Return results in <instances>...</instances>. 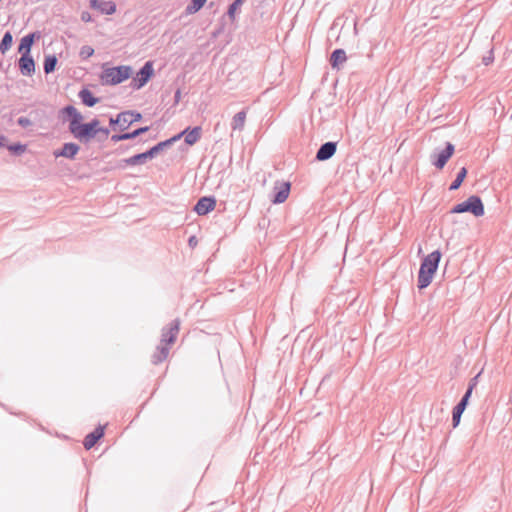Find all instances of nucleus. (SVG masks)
Returning <instances> with one entry per match:
<instances>
[{
  "label": "nucleus",
  "instance_id": "f257e3e1",
  "mask_svg": "<svg viewBox=\"0 0 512 512\" xmlns=\"http://www.w3.org/2000/svg\"><path fill=\"white\" fill-rule=\"evenodd\" d=\"M441 259V253L436 250L427 255L421 263L418 273V288L424 289L430 285L433 276L437 271Z\"/></svg>",
  "mask_w": 512,
  "mask_h": 512
},
{
  "label": "nucleus",
  "instance_id": "f03ea898",
  "mask_svg": "<svg viewBox=\"0 0 512 512\" xmlns=\"http://www.w3.org/2000/svg\"><path fill=\"white\" fill-rule=\"evenodd\" d=\"M179 140V136H173L168 140L159 142L148 151L136 154L130 158L122 160V162L127 166H135L144 164L147 160L153 159L159 153L169 148L174 142Z\"/></svg>",
  "mask_w": 512,
  "mask_h": 512
},
{
  "label": "nucleus",
  "instance_id": "7ed1b4c3",
  "mask_svg": "<svg viewBox=\"0 0 512 512\" xmlns=\"http://www.w3.org/2000/svg\"><path fill=\"white\" fill-rule=\"evenodd\" d=\"M132 74L130 66H117L112 68H105L101 74V81L106 85H117L124 80L128 79Z\"/></svg>",
  "mask_w": 512,
  "mask_h": 512
},
{
  "label": "nucleus",
  "instance_id": "20e7f679",
  "mask_svg": "<svg viewBox=\"0 0 512 512\" xmlns=\"http://www.w3.org/2000/svg\"><path fill=\"white\" fill-rule=\"evenodd\" d=\"M32 47V34H28L21 39L18 51L21 54L19 59V69L23 75H30L32 71V57L30 50Z\"/></svg>",
  "mask_w": 512,
  "mask_h": 512
},
{
  "label": "nucleus",
  "instance_id": "39448f33",
  "mask_svg": "<svg viewBox=\"0 0 512 512\" xmlns=\"http://www.w3.org/2000/svg\"><path fill=\"white\" fill-rule=\"evenodd\" d=\"M470 212L476 217L484 215V206L479 196L472 195L466 201L455 205L451 213Z\"/></svg>",
  "mask_w": 512,
  "mask_h": 512
},
{
  "label": "nucleus",
  "instance_id": "423d86ee",
  "mask_svg": "<svg viewBox=\"0 0 512 512\" xmlns=\"http://www.w3.org/2000/svg\"><path fill=\"white\" fill-rule=\"evenodd\" d=\"M68 130L80 143L87 144L96 137L92 127H90L88 123H82V121H79L78 124L74 126L68 127Z\"/></svg>",
  "mask_w": 512,
  "mask_h": 512
},
{
  "label": "nucleus",
  "instance_id": "0eeeda50",
  "mask_svg": "<svg viewBox=\"0 0 512 512\" xmlns=\"http://www.w3.org/2000/svg\"><path fill=\"white\" fill-rule=\"evenodd\" d=\"M180 320L174 319L172 322H170L168 325L164 326L161 331V340L160 343L171 347L178 336V333L180 331Z\"/></svg>",
  "mask_w": 512,
  "mask_h": 512
},
{
  "label": "nucleus",
  "instance_id": "6e6552de",
  "mask_svg": "<svg viewBox=\"0 0 512 512\" xmlns=\"http://www.w3.org/2000/svg\"><path fill=\"white\" fill-rule=\"evenodd\" d=\"M153 73V63L147 61L132 79L130 86L135 90L142 88L153 76Z\"/></svg>",
  "mask_w": 512,
  "mask_h": 512
},
{
  "label": "nucleus",
  "instance_id": "1a4fd4ad",
  "mask_svg": "<svg viewBox=\"0 0 512 512\" xmlns=\"http://www.w3.org/2000/svg\"><path fill=\"white\" fill-rule=\"evenodd\" d=\"M454 145L450 142L446 143V147L439 153L431 155L432 163L437 169H443L448 160L454 153Z\"/></svg>",
  "mask_w": 512,
  "mask_h": 512
},
{
  "label": "nucleus",
  "instance_id": "9d476101",
  "mask_svg": "<svg viewBox=\"0 0 512 512\" xmlns=\"http://www.w3.org/2000/svg\"><path fill=\"white\" fill-rule=\"evenodd\" d=\"M80 151V146L73 142L64 143L60 149L54 150L53 155L55 158L64 157L70 160L75 159Z\"/></svg>",
  "mask_w": 512,
  "mask_h": 512
},
{
  "label": "nucleus",
  "instance_id": "9b49d317",
  "mask_svg": "<svg viewBox=\"0 0 512 512\" xmlns=\"http://www.w3.org/2000/svg\"><path fill=\"white\" fill-rule=\"evenodd\" d=\"M290 189H291L290 182H282V183H280L279 186H278V183H276V185L274 187L275 193L272 198V202L274 204H280V203L285 202L289 196Z\"/></svg>",
  "mask_w": 512,
  "mask_h": 512
},
{
  "label": "nucleus",
  "instance_id": "f8f14e48",
  "mask_svg": "<svg viewBox=\"0 0 512 512\" xmlns=\"http://www.w3.org/2000/svg\"><path fill=\"white\" fill-rule=\"evenodd\" d=\"M337 150V142H326L320 146L316 153V159L318 161H326L330 159Z\"/></svg>",
  "mask_w": 512,
  "mask_h": 512
},
{
  "label": "nucleus",
  "instance_id": "ddd939ff",
  "mask_svg": "<svg viewBox=\"0 0 512 512\" xmlns=\"http://www.w3.org/2000/svg\"><path fill=\"white\" fill-rule=\"evenodd\" d=\"M90 6L106 15H111L116 11V4L111 0H90Z\"/></svg>",
  "mask_w": 512,
  "mask_h": 512
},
{
  "label": "nucleus",
  "instance_id": "4468645a",
  "mask_svg": "<svg viewBox=\"0 0 512 512\" xmlns=\"http://www.w3.org/2000/svg\"><path fill=\"white\" fill-rule=\"evenodd\" d=\"M216 201L212 197H202L198 200L194 207V211L198 215H206L215 208Z\"/></svg>",
  "mask_w": 512,
  "mask_h": 512
},
{
  "label": "nucleus",
  "instance_id": "2eb2a0df",
  "mask_svg": "<svg viewBox=\"0 0 512 512\" xmlns=\"http://www.w3.org/2000/svg\"><path fill=\"white\" fill-rule=\"evenodd\" d=\"M202 128L200 126H196L192 129H185L181 133L177 134L179 139L184 136L185 143L188 145H194L201 137Z\"/></svg>",
  "mask_w": 512,
  "mask_h": 512
},
{
  "label": "nucleus",
  "instance_id": "dca6fc26",
  "mask_svg": "<svg viewBox=\"0 0 512 512\" xmlns=\"http://www.w3.org/2000/svg\"><path fill=\"white\" fill-rule=\"evenodd\" d=\"M104 436V427L99 426L93 432L86 435L83 445L89 450Z\"/></svg>",
  "mask_w": 512,
  "mask_h": 512
},
{
  "label": "nucleus",
  "instance_id": "f3484780",
  "mask_svg": "<svg viewBox=\"0 0 512 512\" xmlns=\"http://www.w3.org/2000/svg\"><path fill=\"white\" fill-rule=\"evenodd\" d=\"M169 350L170 347L160 343L157 347L155 352L151 356V362L154 365H158L165 361L169 356Z\"/></svg>",
  "mask_w": 512,
  "mask_h": 512
},
{
  "label": "nucleus",
  "instance_id": "a211bd4d",
  "mask_svg": "<svg viewBox=\"0 0 512 512\" xmlns=\"http://www.w3.org/2000/svg\"><path fill=\"white\" fill-rule=\"evenodd\" d=\"M142 119V115L139 112L135 111H124L122 112V124L121 131H124L129 128L134 122L140 121Z\"/></svg>",
  "mask_w": 512,
  "mask_h": 512
},
{
  "label": "nucleus",
  "instance_id": "6ab92c4d",
  "mask_svg": "<svg viewBox=\"0 0 512 512\" xmlns=\"http://www.w3.org/2000/svg\"><path fill=\"white\" fill-rule=\"evenodd\" d=\"M62 113L69 117L68 127L78 124L79 121H83V115L72 105L64 107Z\"/></svg>",
  "mask_w": 512,
  "mask_h": 512
},
{
  "label": "nucleus",
  "instance_id": "aec40b11",
  "mask_svg": "<svg viewBox=\"0 0 512 512\" xmlns=\"http://www.w3.org/2000/svg\"><path fill=\"white\" fill-rule=\"evenodd\" d=\"M347 60L346 52L343 49H336L330 56V65L332 68L339 69L340 66Z\"/></svg>",
  "mask_w": 512,
  "mask_h": 512
},
{
  "label": "nucleus",
  "instance_id": "412c9836",
  "mask_svg": "<svg viewBox=\"0 0 512 512\" xmlns=\"http://www.w3.org/2000/svg\"><path fill=\"white\" fill-rule=\"evenodd\" d=\"M79 98L81 99L82 103L88 107H93L96 105L100 99L95 97L93 93L89 89H82L79 94Z\"/></svg>",
  "mask_w": 512,
  "mask_h": 512
},
{
  "label": "nucleus",
  "instance_id": "4be33fe9",
  "mask_svg": "<svg viewBox=\"0 0 512 512\" xmlns=\"http://www.w3.org/2000/svg\"><path fill=\"white\" fill-rule=\"evenodd\" d=\"M246 121V111L242 110L236 113L231 122V128L233 130H243Z\"/></svg>",
  "mask_w": 512,
  "mask_h": 512
},
{
  "label": "nucleus",
  "instance_id": "5701e85b",
  "mask_svg": "<svg viewBox=\"0 0 512 512\" xmlns=\"http://www.w3.org/2000/svg\"><path fill=\"white\" fill-rule=\"evenodd\" d=\"M465 409H466V406H462V404H459V403L453 408L452 424H453L454 428H456L459 425L461 415Z\"/></svg>",
  "mask_w": 512,
  "mask_h": 512
},
{
  "label": "nucleus",
  "instance_id": "b1692460",
  "mask_svg": "<svg viewBox=\"0 0 512 512\" xmlns=\"http://www.w3.org/2000/svg\"><path fill=\"white\" fill-rule=\"evenodd\" d=\"M466 176H467V169L465 167H462L460 169V171L458 172L455 180L450 185L449 189L457 190L461 186V184L464 181V179L466 178Z\"/></svg>",
  "mask_w": 512,
  "mask_h": 512
},
{
  "label": "nucleus",
  "instance_id": "393cba45",
  "mask_svg": "<svg viewBox=\"0 0 512 512\" xmlns=\"http://www.w3.org/2000/svg\"><path fill=\"white\" fill-rule=\"evenodd\" d=\"M207 0H192L186 7L188 14H194L198 12L206 3Z\"/></svg>",
  "mask_w": 512,
  "mask_h": 512
},
{
  "label": "nucleus",
  "instance_id": "a878e982",
  "mask_svg": "<svg viewBox=\"0 0 512 512\" xmlns=\"http://www.w3.org/2000/svg\"><path fill=\"white\" fill-rule=\"evenodd\" d=\"M57 64V58L54 55H49L44 60V71L49 74L55 70Z\"/></svg>",
  "mask_w": 512,
  "mask_h": 512
},
{
  "label": "nucleus",
  "instance_id": "bb28decb",
  "mask_svg": "<svg viewBox=\"0 0 512 512\" xmlns=\"http://www.w3.org/2000/svg\"><path fill=\"white\" fill-rule=\"evenodd\" d=\"M11 45H12V35L9 32H7L4 35V37L0 43V51L2 53H5L11 47Z\"/></svg>",
  "mask_w": 512,
  "mask_h": 512
},
{
  "label": "nucleus",
  "instance_id": "cd10ccee",
  "mask_svg": "<svg viewBox=\"0 0 512 512\" xmlns=\"http://www.w3.org/2000/svg\"><path fill=\"white\" fill-rule=\"evenodd\" d=\"M244 1L245 0H234V2L229 5L227 14H228L230 19L233 20L235 18L236 10L242 6Z\"/></svg>",
  "mask_w": 512,
  "mask_h": 512
},
{
  "label": "nucleus",
  "instance_id": "c85d7f7f",
  "mask_svg": "<svg viewBox=\"0 0 512 512\" xmlns=\"http://www.w3.org/2000/svg\"><path fill=\"white\" fill-rule=\"evenodd\" d=\"M148 130H149V127L145 126V127H140L138 129L134 130L133 132L125 133L126 140L134 139V138L138 137L139 135L146 133Z\"/></svg>",
  "mask_w": 512,
  "mask_h": 512
},
{
  "label": "nucleus",
  "instance_id": "c756f323",
  "mask_svg": "<svg viewBox=\"0 0 512 512\" xmlns=\"http://www.w3.org/2000/svg\"><path fill=\"white\" fill-rule=\"evenodd\" d=\"M94 54V49L91 46L85 45L82 46L79 52V56L82 59H87Z\"/></svg>",
  "mask_w": 512,
  "mask_h": 512
},
{
  "label": "nucleus",
  "instance_id": "7c9ffc66",
  "mask_svg": "<svg viewBox=\"0 0 512 512\" xmlns=\"http://www.w3.org/2000/svg\"><path fill=\"white\" fill-rule=\"evenodd\" d=\"M88 125L92 127V130L95 131V136L99 134L100 130V121L97 118L92 119L90 122H88Z\"/></svg>",
  "mask_w": 512,
  "mask_h": 512
},
{
  "label": "nucleus",
  "instance_id": "2f4dec72",
  "mask_svg": "<svg viewBox=\"0 0 512 512\" xmlns=\"http://www.w3.org/2000/svg\"><path fill=\"white\" fill-rule=\"evenodd\" d=\"M111 126L117 125L119 129L121 130V124H122V112L117 115L116 118H110L109 121Z\"/></svg>",
  "mask_w": 512,
  "mask_h": 512
},
{
  "label": "nucleus",
  "instance_id": "473e14b6",
  "mask_svg": "<svg viewBox=\"0 0 512 512\" xmlns=\"http://www.w3.org/2000/svg\"><path fill=\"white\" fill-rule=\"evenodd\" d=\"M8 149L13 153H21L25 150V146L17 144V145H11L8 147Z\"/></svg>",
  "mask_w": 512,
  "mask_h": 512
},
{
  "label": "nucleus",
  "instance_id": "72a5a7b5",
  "mask_svg": "<svg viewBox=\"0 0 512 512\" xmlns=\"http://www.w3.org/2000/svg\"><path fill=\"white\" fill-rule=\"evenodd\" d=\"M123 140H126V135L125 133H122V134H114L111 136V141L114 142V143H117L119 141H123Z\"/></svg>",
  "mask_w": 512,
  "mask_h": 512
},
{
  "label": "nucleus",
  "instance_id": "f704fd0d",
  "mask_svg": "<svg viewBox=\"0 0 512 512\" xmlns=\"http://www.w3.org/2000/svg\"><path fill=\"white\" fill-rule=\"evenodd\" d=\"M481 375V372H479L476 376H474L470 381H469V385L468 387H471L472 390H474V388L477 386L478 384V379Z\"/></svg>",
  "mask_w": 512,
  "mask_h": 512
},
{
  "label": "nucleus",
  "instance_id": "c9c22d12",
  "mask_svg": "<svg viewBox=\"0 0 512 512\" xmlns=\"http://www.w3.org/2000/svg\"><path fill=\"white\" fill-rule=\"evenodd\" d=\"M493 54H492V50L489 52V55L488 56H484L483 59H482V62L484 63V65H489L493 62Z\"/></svg>",
  "mask_w": 512,
  "mask_h": 512
},
{
  "label": "nucleus",
  "instance_id": "e433bc0d",
  "mask_svg": "<svg viewBox=\"0 0 512 512\" xmlns=\"http://www.w3.org/2000/svg\"><path fill=\"white\" fill-rule=\"evenodd\" d=\"M81 20L83 22H90L92 20L90 13L86 12V11L82 12L81 13Z\"/></svg>",
  "mask_w": 512,
  "mask_h": 512
},
{
  "label": "nucleus",
  "instance_id": "4c0bfd02",
  "mask_svg": "<svg viewBox=\"0 0 512 512\" xmlns=\"http://www.w3.org/2000/svg\"><path fill=\"white\" fill-rule=\"evenodd\" d=\"M109 133H110V131L108 128L101 127L99 130V134H101L104 139L109 136Z\"/></svg>",
  "mask_w": 512,
  "mask_h": 512
},
{
  "label": "nucleus",
  "instance_id": "58836bf2",
  "mask_svg": "<svg viewBox=\"0 0 512 512\" xmlns=\"http://www.w3.org/2000/svg\"><path fill=\"white\" fill-rule=\"evenodd\" d=\"M18 123L23 127H27L30 124V121L27 118H20Z\"/></svg>",
  "mask_w": 512,
  "mask_h": 512
},
{
  "label": "nucleus",
  "instance_id": "ea45409f",
  "mask_svg": "<svg viewBox=\"0 0 512 512\" xmlns=\"http://www.w3.org/2000/svg\"><path fill=\"white\" fill-rule=\"evenodd\" d=\"M189 246L194 247L197 244V239L195 236H191L188 240Z\"/></svg>",
  "mask_w": 512,
  "mask_h": 512
},
{
  "label": "nucleus",
  "instance_id": "a19ab883",
  "mask_svg": "<svg viewBox=\"0 0 512 512\" xmlns=\"http://www.w3.org/2000/svg\"><path fill=\"white\" fill-rule=\"evenodd\" d=\"M180 98H181V91H180V89H178V90L175 92V95H174V100H175V103H176V104L180 101Z\"/></svg>",
  "mask_w": 512,
  "mask_h": 512
},
{
  "label": "nucleus",
  "instance_id": "79ce46f5",
  "mask_svg": "<svg viewBox=\"0 0 512 512\" xmlns=\"http://www.w3.org/2000/svg\"><path fill=\"white\" fill-rule=\"evenodd\" d=\"M472 392H473V390L471 389V387H468L465 394L463 395V397L470 399Z\"/></svg>",
  "mask_w": 512,
  "mask_h": 512
},
{
  "label": "nucleus",
  "instance_id": "37998d69",
  "mask_svg": "<svg viewBox=\"0 0 512 512\" xmlns=\"http://www.w3.org/2000/svg\"><path fill=\"white\" fill-rule=\"evenodd\" d=\"M468 402H469L468 398L462 397V399L460 400L459 404H462V406H466L467 407Z\"/></svg>",
  "mask_w": 512,
  "mask_h": 512
},
{
  "label": "nucleus",
  "instance_id": "c03bdc74",
  "mask_svg": "<svg viewBox=\"0 0 512 512\" xmlns=\"http://www.w3.org/2000/svg\"><path fill=\"white\" fill-rule=\"evenodd\" d=\"M5 141H6L5 137H0V147L4 146Z\"/></svg>",
  "mask_w": 512,
  "mask_h": 512
},
{
  "label": "nucleus",
  "instance_id": "a18cd8bd",
  "mask_svg": "<svg viewBox=\"0 0 512 512\" xmlns=\"http://www.w3.org/2000/svg\"><path fill=\"white\" fill-rule=\"evenodd\" d=\"M33 36H34V40L35 39H39L40 38V33L39 32H34Z\"/></svg>",
  "mask_w": 512,
  "mask_h": 512
}]
</instances>
